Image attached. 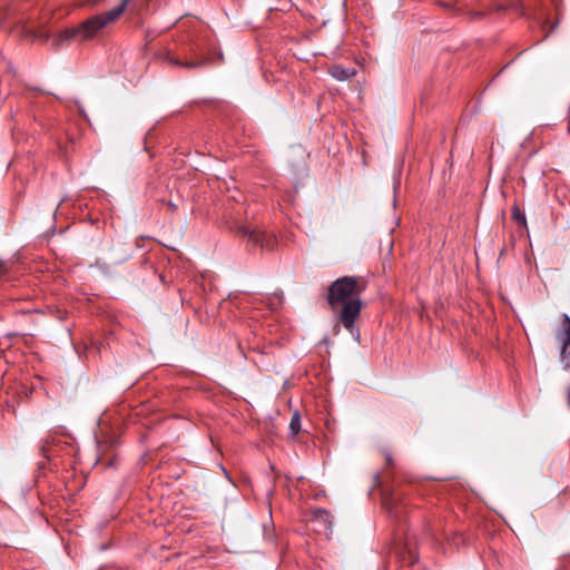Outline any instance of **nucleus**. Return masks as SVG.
<instances>
[{"instance_id": "f257e3e1", "label": "nucleus", "mask_w": 570, "mask_h": 570, "mask_svg": "<svg viewBox=\"0 0 570 570\" xmlns=\"http://www.w3.org/2000/svg\"><path fill=\"white\" fill-rule=\"evenodd\" d=\"M365 288L366 282L363 278L343 276L331 283L326 294V302L331 311L337 313L338 323L350 332L357 343L361 340V332L355 322L363 307L360 296Z\"/></svg>"}, {"instance_id": "f03ea898", "label": "nucleus", "mask_w": 570, "mask_h": 570, "mask_svg": "<svg viewBox=\"0 0 570 570\" xmlns=\"http://www.w3.org/2000/svg\"><path fill=\"white\" fill-rule=\"evenodd\" d=\"M130 0H121L120 4L109 11L92 16L76 28H68L60 31L57 36L58 42H68L71 40L86 41L92 39L101 29L116 21L125 11Z\"/></svg>"}, {"instance_id": "7ed1b4c3", "label": "nucleus", "mask_w": 570, "mask_h": 570, "mask_svg": "<svg viewBox=\"0 0 570 570\" xmlns=\"http://www.w3.org/2000/svg\"><path fill=\"white\" fill-rule=\"evenodd\" d=\"M235 232L238 235L247 237L250 243L262 249L273 250L277 244L275 236L259 229L249 228L245 225L235 226Z\"/></svg>"}, {"instance_id": "20e7f679", "label": "nucleus", "mask_w": 570, "mask_h": 570, "mask_svg": "<svg viewBox=\"0 0 570 570\" xmlns=\"http://www.w3.org/2000/svg\"><path fill=\"white\" fill-rule=\"evenodd\" d=\"M564 326L558 332L557 338L561 343L560 360L564 368L570 370V317L564 314Z\"/></svg>"}, {"instance_id": "39448f33", "label": "nucleus", "mask_w": 570, "mask_h": 570, "mask_svg": "<svg viewBox=\"0 0 570 570\" xmlns=\"http://www.w3.org/2000/svg\"><path fill=\"white\" fill-rule=\"evenodd\" d=\"M164 60L167 61L168 63L175 66V67H181V68H186V69L200 68V67H204L207 63L206 59L183 61V60H180L178 58L173 57L169 52H167L164 56Z\"/></svg>"}, {"instance_id": "423d86ee", "label": "nucleus", "mask_w": 570, "mask_h": 570, "mask_svg": "<svg viewBox=\"0 0 570 570\" xmlns=\"http://www.w3.org/2000/svg\"><path fill=\"white\" fill-rule=\"evenodd\" d=\"M401 505H403V499L399 494L392 493L383 499V507L394 517H399Z\"/></svg>"}, {"instance_id": "0eeeda50", "label": "nucleus", "mask_w": 570, "mask_h": 570, "mask_svg": "<svg viewBox=\"0 0 570 570\" xmlns=\"http://www.w3.org/2000/svg\"><path fill=\"white\" fill-rule=\"evenodd\" d=\"M330 75L338 80V81H345L356 75V70L353 68H344L342 66L335 65L330 68L328 70Z\"/></svg>"}, {"instance_id": "6e6552de", "label": "nucleus", "mask_w": 570, "mask_h": 570, "mask_svg": "<svg viewBox=\"0 0 570 570\" xmlns=\"http://www.w3.org/2000/svg\"><path fill=\"white\" fill-rule=\"evenodd\" d=\"M131 257V249L129 246H121L118 248H114L111 252V264L120 265L127 262Z\"/></svg>"}, {"instance_id": "1a4fd4ad", "label": "nucleus", "mask_w": 570, "mask_h": 570, "mask_svg": "<svg viewBox=\"0 0 570 570\" xmlns=\"http://www.w3.org/2000/svg\"><path fill=\"white\" fill-rule=\"evenodd\" d=\"M312 521L321 525L320 531H327L332 528L331 514L326 510H317L313 513Z\"/></svg>"}, {"instance_id": "9d476101", "label": "nucleus", "mask_w": 570, "mask_h": 570, "mask_svg": "<svg viewBox=\"0 0 570 570\" xmlns=\"http://www.w3.org/2000/svg\"><path fill=\"white\" fill-rule=\"evenodd\" d=\"M289 430L293 434H297L301 430V416L295 412L289 422Z\"/></svg>"}, {"instance_id": "9b49d317", "label": "nucleus", "mask_w": 570, "mask_h": 570, "mask_svg": "<svg viewBox=\"0 0 570 570\" xmlns=\"http://www.w3.org/2000/svg\"><path fill=\"white\" fill-rule=\"evenodd\" d=\"M512 218L518 224L525 225V223H527L525 215L520 210V208L518 206H513V208H512Z\"/></svg>"}, {"instance_id": "f8f14e48", "label": "nucleus", "mask_w": 570, "mask_h": 570, "mask_svg": "<svg viewBox=\"0 0 570 570\" xmlns=\"http://www.w3.org/2000/svg\"><path fill=\"white\" fill-rule=\"evenodd\" d=\"M50 443H51V440L48 438V439H46V440L42 442V444H41V446H40V452H41V454H42L43 456H46V458H49V455H48V451H49Z\"/></svg>"}, {"instance_id": "ddd939ff", "label": "nucleus", "mask_w": 570, "mask_h": 570, "mask_svg": "<svg viewBox=\"0 0 570 570\" xmlns=\"http://www.w3.org/2000/svg\"><path fill=\"white\" fill-rule=\"evenodd\" d=\"M105 0H82V4H90V6H97L102 3Z\"/></svg>"}, {"instance_id": "4468645a", "label": "nucleus", "mask_w": 570, "mask_h": 570, "mask_svg": "<svg viewBox=\"0 0 570 570\" xmlns=\"http://www.w3.org/2000/svg\"><path fill=\"white\" fill-rule=\"evenodd\" d=\"M7 273V268H6V265L3 263V261L0 259V277Z\"/></svg>"}, {"instance_id": "2eb2a0df", "label": "nucleus", "mask_w": 570, "mask_h": 570, "mask_svg": "<svg viewBox=\"0 0 570 570\" xmlns=\"http://www.w3.org/2000/svg\"><path fill=\"white\" fill-rule=\"evenodd\" d=\"M385 460H386L387 465H390V466L393 465V459H392L391 454L387 452L385 453Z\"/></svg>"}, {"instance_id": "dca6fc26", "label": "nucleus", "mask_w": 570, "mask_h": 570, "mask_svg": "<svg viewBox=\"0 0 570 570\" xmlns=\"http://www.w3.org/2000/svg\"><path fill=\"white\" fill-rule=\"evenodd\" d=\"M167 206L170 212H175L177 209V205L174 204L173 202H167Z\"/></svg>"}, {"instance_id": "f3484780", "label": "nucleus", "mask_w": 570, "mask_h": 570, "mask_svg": "<svg viewBox=\"0 0 570 570\" xmlns=\"http://www.w3.org/2000/svg\"><path fill=\"white\" fill-rule=\"evenodd\" d=\"M522 3H523L524 6H529V7H531V6H532L531 0H522Z\"/></svg>"}, {"instance_id": "a211bd4d", "label": "nucleus", "mask_w": 570, "mask_h": 570, "mask_svg": "<svg viewBox=\"0 0 570 570\" xmlns=\"http://www.w3.org/2000/svg\"><path fill=\"white\" fill-rule=\"evenodd\" d=\"M374 478H375V482H376V484H379V483H380V474H379V473H376Z\"/></svg>"}, {"instance_id": "6ab92c4d", "label": "nucleus", "mask_w": 570, "mask_h": 570, "mask_svg": "<svg viewBox=\"0 0 570 570\" xmlns=\"http://www.w3.org/2000/svg\"><path fill=\"white\" fill-rule=\"evenodd\" d=\"M567 394H568V401L570 403V387H568Z\"/></svg>"}]
</instances>
